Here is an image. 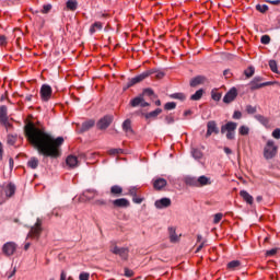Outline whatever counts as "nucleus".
Instances as JSON below:
<instances>
[{
  "mask_svg": "<svg viewBox=\"0 0 280 280\" xmlns=\"http://www.w3.org/2000/svg\"><path fill=\"white\" fill-rule=\"evenodd\" d=\"M25 135L33 147L37 149L39 154L44 156H50L51 159H58L60 156V145L65 143V138H54L51 135L44 131L34 124H27L25 126Z\"/></svg>",
  "mask_w": 280,
  "mask_h": 280,
  "instance_id": "obj_1",
  "label": "nucleus"
},
{
  "mask_svg": "<svg viewBox=\"0 0 280 280\" xmlns=\"http://www.w3.org/2000/svg\"><path fill=\"white\" fill-rule=\"evenodd\" d=\"M279 152V147L275 144L273 140H268L264 148V158L266 161L275 159Z\"/></svg>",
  "mask_w": 280,
  "mask_h": 280,
  "instance_id": "obj_2",
  "label": "nucleus"
},
{
  "mask_svg": "<svg viewBox=\"0 0 280 280\" xmlns=\"http://www.w3.org/2000/svg\"><path fill=\"white\" fill-rule=\"evenodd\" d=\"M235 130H237V122L229 121L221 126V135L226 133V139L233 141L235 139Z\"/></svg>",
  "mask_w": 280,
  "mask_h": 280,
  "instance_id": "obj_3",
  "label": "nucleus"
},
{
  "mask_svg": "<svg viewBox=\"0 0 280 280\" xmlns=\"http://www.w3.org/2000/svg\"><path fill=\"white\" fill-rule=\"evenodd\" d=\"M261 80H264L261 77H255L249 83L250 90L257 91L258 89H264V86H272V84H277L275 81H267L261 83Z\"/></svg>",
  "mask_w": 280,
  "mask_h": 280,
  "instance_id": "obj_4",
  "label": "nucleus"
},
{
  "mask_svg": "<svg viewBox=\"0 0 280 280\" xmlns=\"http://www.w3.org/2000/svg\"><path fill=\"white\" fill-rule=\"evenodd\" d=\"M150 72H142L131 79L128 80L126 86L124 88V91H128V89L135 86V84H139V82H143L148 78Z\"/></svg>",
  "mask_w": 280,
  "mask_h": 280,
  "instance_id": "obj_5",
  "label": "nucleus"
},
{
  "mask_svg": "<svg viewBox=\"0 0 280 280\" xmlns=\"http://www.w3.org/2000/svg\"><path fill=\"white\" fill-rule=\"evenodd\" d=\"M54 90L49 84H43L39 91V95L42 97V102H49L51 100V95Z\"/></svg>",
  "mask_w": 280,
  "mask_h": 280,
  "instance_id": "obj_6",
  "label": "nucleus"
},
{
  "mask_svg": "<svg viewBox=\"0 0 280 280\" xmlns=\"http://www.w3.org/2000/svg\"><path fill=\"white\" fill-rule=\"evenodd\" d=\"M40 233H43V221L40 219H37L35 225L31 228L28 237L38 240V237H40Z\"/></svg>",
  "mask_w": 280,
  "mask_h": 280,
  "instance_id": "obj_7",
  "label": "nucleus"
},
{
  "mask_svg": "<svg viewBox=\"0 0 280 280\" xmlns=\"http://www.w3.org/2000/svg\"><path fill=\"white\" fill-rule=\"evenodd\" d=\"M2 253H3V255H5V257H12V255H14V253H16V243L7 242L2 246Z\"/></svg>",
  "mask_w": 280,
  "mask_h": 280,
  "instance_id": "obj_8",
  "label": "nucleus"
},
{
  "mask_svg": "<svg viewBox=\"0 0 280 280\" xmlns=\"http://www.w3.org/2000/svg\"><path fill=\"white\" fill-rule=\"evenodd\" d=\"M130 106H132V108H137V106H141V108H145L150 106V103L145 102V100L143 98V94H141L130 101Z\"/></svg>",
  "mask_w": 280,
  "mask_h": 280,
  "instance_id": "obj_9",
  "label": "nucleus"
},
{
  "mask_svg": "<svg viewBox=\"0 0 280 280\" xmlns=\"http://www.w3.org/2000/svg\"><path fill=\"white\" fill-rule=\"evenodd\" d=\"M110 253L114 255H119L121 259H128V248L125 247H118L117 245H114L109 248Z\"/></svg>",
  "mask_w": 280,
  "mask_h": 280,
  "instance_id": "obj_10",
  "label": "nucleus"
},
{
  "mask_svg": "<svg viewBox=\"0 0 280 280\" xmlns=\"http://www.w3.org/2000/svg\"><path fill=\"white\" fill-rule=\"evenodd\" d=\"M155 209H167V207H172V199L164 197L155 200L154 202Z\"/></svg>",
  "mask_w": 280,
  "mask_h": 280,
  "instance_id": "obj_11",
  "label": "nucleus"
},
{
  "mask_svg": "<svg viewBox=\"0 0 280 280\" xmlns=\"http://www.w3.org/2000/svg\"><path fill=\"white\" fill-rule=\"evenodd\" d=\"M113 207L116 209H128L130 201L126 198H119L112 201Z\"/></svg>",
  "mask_w": 280,
  "mask_h": 280,
  "instance_id": "obj_12",
  "label": "nucleus"
},
{
  "mask_svg": "<svg viewBox=\"0 0 280 280\" xmlns=\"http://www.w3.org/2000/svg\"><path fill=\"white\" fill-rule=\"evenodd\" d=\"M113 124V116H104L97 122L98 130H106Z\"/></svg>",
  "mask_w": 280,
  "mask_h": 280,
  "instance_id": "obj_13",
  "label": "nucleus"
},
{
  "mask_svg": "<svg viewBox=\"0 0 280 280\" xmlns=\"http://www.w3.org/2000/svg\"><path fill=\"white\" fill-rule=\"evenodd\" d=\"M97 196V190H85L82 195H80L79 200L81 202H86L89 200H93Z\"/></svg>",
  "mask_w": 280,
  "mask_h": 280,
  "instance_id": "obj_14",
  "label": "nucleus"
},
{
  "mask_svg": "<svg viewBox=\"0 0 280 280\" xmlns=\"http://www.w3.org/2000/svg\"><path fill=\"white\" fill-rule=\"evenodd\" d=\"M237 97V89L232 88L230 91L224 95L223 102L224 104H231V102H235Z\"/></svg>",
  "mask_w": 280,
  "mask_h": 280,
  "instance_id": "obj_15",
  "label": "nucleus"
},
{
  "mask_svg": "<svg viewBox=\"0 0 280 280\" xmlns=\"http://www.w3.org/2000/svg\"><path fill=\"white\" fill-rule=\"evenodd\" d=\"M220 129H218V124H215L213 120L208 121L206 137H211L213 133L218 135Z\"/></svg>",
  "mask_w": 280,
  "mask_h": 280,
  "instance_id": "obj_16",
  "label": "nucleus"
},
{
  "mask_svg": "<svg viewBox=\"0 0 280 280\" xmlns=\"http://www.w3.org/2000/svg\"><path fill=\"white\" fill-rule=\"evenodd\" d=\"M144 73H149L148 78H150V75H154V78L156 80H163L165 78V72L163 70H160V69H156V68L147 70V71H144Z\"/></svg>",
  "mask_w": 280,
  "mask_h": 280,
  "instance_id": "obj_17",
  "label": "nucleus"
},
{
  "mask_svg": "<svg viewBox=\"0 0 280 280\" xmlns=\"http://www.w3.org/2000/svg\"><path fill=\"white\" fill-rule=\"evenodd\" d=\"M153 187L158 191H161V189H163V187H167V180L165 178H161V177L155 178L153 180Z\"/></svg>",
  "mask_w": 280,
  "mask_h": 280,
  "instance_id": "obj_18",
  "label": "nucleus"
},
{
  "mask_svg": "<svg viewBox=\"0 0 280 280\" xmlns=\"http://www.w3.org/2000/svg\"><path fill=\"white\" fill-rule=\"evenodd\" d=\"M66 165H68V167H78V165H80V161H78V156L75 155H68L66 159Z\"/></svg>",
  "mask_w": 280,
  "mask_h": 280,
  "instance_id": "obj_19",
  "label": "nucleus"
},
{
  "mask_svg": "<svg viewBox=\"0 0 280 280\" xmlns=\"http://www.w3.org/2000/svg\"><path fill=\"white\" fill-rule=\"evenodd\" d=\"M4 194L8 198H12V196H14V194H16V186L13 183H9L4 187Z\"/></svg>",
  "mask_w": 280,
  "mask_h": 280,
  "instance_id": "obj_20",
  "label": "nucleus"
},
{
  "mask_svg": "<svg viewBox=\"0 0 280 280\" xmlns=\"http://www.w3.org/2000/svg\"><path fill=\"white\" fill-rule=\"evenodd\" d=\"M207 185H211V178L205 175L197 177V187H207Z\"/></svg>",
  "mask_w": 280,
  "mask_h": 280,
  "instance_id": "obj_21",
  "label": "nucleus"
},
{
  "mask_svg": "<svg viewBox=\"0 0 280 280\" xmlns=\"http://www.w3.org/2000/svg\"><path fill=\"white\" fill-rule=\"evenodd\" d=\"M255 119H257L261 126H265V128H270V118L265 117L261 114H257L255 115Z\"/></svg>",
  "mask_w": 280,
  "mask_h": 280,
  "instance_id": "obj_22",
  "label": "nucleus"
},
{
  "mask_svg": "<svg viewBox=\"0 0 280 280\" xmlns=\"http://www.w3.org/2000/svg\"><path fill=\"white\" fill-rule=\"evenodd\" d=\"M197 244H199V245L196 249V253H200L202 250V248H205V246H207V240H203L202 235L198 234L197 235Z\"/></svg>",
  "mask_w": 280,
  "mask_h": 280,
  "instance_id": "obj_23",
  "label": "nucleus"
},
{
  "mask_svg": "<svg viewBox=\"0 0 280 280\" xmlns=\"http://www.w3.org/2000/svg\"><path fill=\"white\" fill-rule=\"evenodd\" d=\"M207 79L202 75L195 77L190 80V86H198L199 84H205Z\"/></svg>",
  "mask_w": 280,
  "mask_h": 280,
  "instance_id": "obj_24",
  "label": "nucleus"
},
{
  "mask_svg": "<svg viewBox=\"0 0 280 280\" xmlns=\"http://www.w3.org/2000/svg\"><path fill=\"white\" fill-rule=\"evenodd\" d=\"M93 126H95V120H86L82 124L80 132H86L88 130H91Z\"/></svg>",
  "mask_w": 280,
  "mask_h": 280,
  "instance_id": "obj_25",
  "label": "nucleus"
},
{
  "mask_svg": "<svg viewBox=\"0 0 280 280\" xmlns=\"http://www.w3.org/2000/svg\"><path fill=\"white\" fill-rule=\"evenodd\" d=\"M240 196L243 198V200H245V202H247V205H253L254 198L250 196V194H248V191L241 190Z\"/></svg>",
  "mask_w": 280,
  "mask_h": 280,
  "instance_id": "obj_26",
  "label": "nucleus"
},
{
  "mask_svg": "<svg viewBox=\"0 0 280 280\" xmlns=\"http://www.w3.org/2000/svg\"><path fill=\"white\" fill-rule=\"evenodd\" d=\"M66 8L67 10H71V12H75V10H78V0H68Z\"/></svg>",
  "mask_w": 280,
  "mask_h": 280,
  "instance_id": "obj_27",
  "label": "nucleus"
},
{
  "mask_svg": "<svg viewBox=\"0 0 280 280\" xmlns=\"http://www.w3.org/2000/svg\"><path fill=\"white\" fill-rule=\"evenodd\" d=\"M122 192H124V188H121V186L119 185H114L110 187L112 196H121Z\"/></svg>",
  "mask_w": 280,
  "mask_h": 280,
  "instance_id": "obj_28",
  "label": "nucleus"
},
{
  "mask_svg": "<svg viewBox=\"0 0 280 280\" xmlns=\"http://www.w3.org/2000/svg\"><path fill=\"white\" fill-rule=\"evenodd\" d=\"M104 27V24L102 22H95L90 27V34H95V32L102 31Z\"/></svg>",
  "mask_w": 280,
  "mask_h": 280,
  "instance_id": "obj_29",
  "label": "nucleus"
},
{
  "mask_svg": "<svg viewBox=\"0 0 280 280\" xmlns=\"http://www.w3.org/2000/svg\"><path fill=\"white\" fill-rule=\"evenodd\" d=\"M168 233H170V241L173 244H176L178 242V235H176V229L175 228H168Z\"/></svg>",
  "mask_w": 280,
  "mask_h": 280,
  "instance_id": "obj_30",
  "label": "nucleus"
},
{
  "mask_svg": "<svg viewBox=\"0 0 280 280\" xmlns=\"http://www.w3.org/2000/svg\"><path fill=\"white\" fill-rule=\"evenodd\" d=\"M185 183L189 187H198V177L188 176L185 178Z\"/></svg>",
  "mask_w": 280,
  "mask_h": 280,
  "instance_id": "obj_31",
  "label": "nucleus"
},
{
  "mask_svg": "<svg viewBox=\"0 0 280 280\" xmlns=\"http://www.w3.org/2000/svg\"><path fill=\"white\" fill-rule=\"evenodd\" d=\"M161 113H163V109L161 108H156L153 112L147 113L145 114V119H155V117H159V115H161Z\"/></svg>",
  "mask_w": 280,
  "mask_h": 280,
  "instance_id": "obj_32",
  "label": "nucleus"
},
{
  "mask_svg": "<svg viewBox=\"0 0 280 280\" xmlns=\"http://www.w3.org/2000/svg\"><path fill=\"white\" fill-rule=\"evenodd\" d=\"M8 119V106L1 105L0 106V122L5 121Z\"/></svg>",
  "mask_w": 280,
  "mask_h": 280,
  "instance_id": "obj_33",
  "label": "nucleus"
},
{
  "mask_svg": "<svg viewBox=\"0 0 280 280\" xmlns=\"http://www.w3.org/2000/svg\"><path fill=\"white\" fill-rule=\"evenodd\" d=\"M122 130L127 132V135L132 132V122L130 121V119H126L122 122Z\"/></svg>",
  "mask_w": 280,
  "mask_h": 280,
  "instance_id": "obj_34",
  "label": "nucleus"
},
{
  "mask_svg": "<svg viewBox=\"0 0 280 280\" xmlns=\"http://www.w3.org/2000/svg\"><path fill=\"white\" fill-rule=\"evenodd\" d=\"M203 93H205V91L202 89H200V90L196 91V93L190 96V100L192 102H198L199 100H202Z\"/></svg>",
  "mask_w": 280,
  "mask_h": 280,
  "instance_id": "obj_35",
  "label": "nucleus"
},
{
  "mask_svg": "<svg viewBox=\"0 0 280 280\" xmlns=\"http://www.w3.org/2000/svg\"><path fill=\"white\" fill-rule=\"evenodd\" d=\"M242 266V262L240 260H232L228 264V270H237Z\"/></svg>",
  "mask_w": 280,
  "mask_h": 280,
  "instance_id": "obj_36",
  "label": "nucleus"
},
{
  "mask_svg": "<svg viewBox=\"0 0 280 280\" xmlns=\"http://www.w3.org/2000/svg\"><path fill=\"white\" fill-rule=\"evenodd\" d=\"M38 158H31L27 162V166L31 167V170H36L38 167Z\"/></svg>",
  "mask_w": 280,
  "mask_h": 280,
  "instance_id": "obj_37",
  "label": "nucleus"
},
{
  "mask_svg": "<svg viewBox=\"0 0 280 280\" xmlns=\"http://www.w3.org/2000/svg\"><path fill=\"white\" fill-rule=\"evenodd\" d=\"M249 132H250V128H248V126L242 125V126L238 128V133H240L242 137H246L247 135H249Z\"/></svg>",
  "mask_w": 280,
  "mask_h": 280,
  "instance_id": "obj_38",
  "label": "nucleus"
},
{
  "mask_svg": "<svg viewBox=\"0 0 280 280\" xmlns=\"http://www.w3.org/2000/svg\"><path fill=\"white\" fill-rule=\"evenodd\" d=\"M191 155L192 159H196V161H200V159H202V151H200L199 149H192Z\"/></svg>",
  "mask_w": 280,
  "mask_h": 280,
  "instance_id": "obj_39",
  "label": "nucleus"
},
{
  "mask_svg": "<svg viewBox=\"0 0 280 280\" xmlns=\"http://www.w3.org/2000/svg\"><path fill=\"white\" fill-rule=\"evenodd\" d=\"M171 98L179 100L180 102H185V100H187V96H185V94H183V93H174V94H171Z\"/></svg>",
  "mask_w": 280,
  "mask_h": 280,
  "instance_id": "obj_40",
  "label": "nucleus"
},
{
  "mask_svg": "<svg viewBox=\"0 0 280 280\" xmlns=\"http://www.w3.org/2000/svg\"><path fill=\"white\" fill-rule=\"evenodd\" d=\"M256 10L258 12H261V14L268 12V5L267 4H257Z\"/></svg>",
  "mask_w": 280,
  "mask_h": 280,
  "instance_id": "obj_41",
  "label": "nucleus"
},
{
  "mask_svg": "<svg viewBox=\"0 0 280 280\" xmlns=\"http://www.w3.org/2000/svg\"><path fill=\"white\" fill-rule=\"evenodd\" d=\"M211 97L214 102H220V100H222V94L219 92L212 91Z\"/></svg>",
  "mask_w": 280,
  "mask_h": 280,
  "instance_id": "obj_42",
  "label": "nucleus"
},
{
  "mask_svg": "<svg viewBox=\"0 0 280 280\" xmlns=\"http://www.w3.org/2000/svg\"><path fill=\"white\" fill-rule=\"evenodd\" d=\"M246 78H253V75H255V68L254 67H249L248 69H246L244 71Z\"/></svg>",
  "mask_w": 280,
  "mask_h": 280,
  "instance_id": "obj_43",
  "label": "nucleus"
},
{
  "mask_svg": "<svg viewBox=\"0 0 280 280\" xmlns=\"http://www.w3.org/2000/svg\"><path fill=\"white\" fill-rule=\"evenodd\" d=\"M269 67L271 69V71L273 73H277L279 71L278 67H277V61L276 60H270L269 61Z\"/></svg>",
  "mask_w": 280,
  "mask_h": 280,
  "instance_id": "obj_44",
  "label": "nucleus"
},
{
  "mask_svg": "<svg viewBox=\"0 0 280 280\" xmlns=\"http://www.w3.org/2000/svg\"><path fill=\"white\" fill-rule=\"evenodd\" d=\"M91 279V273L86 272V271H82L79 275V280H90Z\"/></svg>",
  "mask_w": 280,
  "mask_h": 280,
  "instance_id": "obj_45",
  "label": "nucleus"
},
{
  "mask_svg": "<svg viewBox=\"0 0 280 280\" xmlns=\"http://www.w3.org/2000/svg\"><path fill=\"white\" fill-rule=\"evenodd\" d=\"M174 108H176V103L174 102H168L164 105L165 110H174Z\"/></svg>",
  "mask_w": 280,
  "mask_h": 280,
  "instance_id": "obj_46",
  "label": "nucleus"
},
{
  "mask_svg": "<svg viewBox=\"0 0 280 280\" xmlns=\"http://www.w3.org/2000/svg\"><path fill=\"white\" fill-rule=\"evenodd\" d=\"M246 112L248 113V115H255L257 113V107H254L253 105H247Z\"/></svg>",
  "mask_w": 280,
  "mask_h": 280,
  "instance_id": "obj_47",
  "label": "nucleus"
},
{
  "mask_svg": "<svg viewBox=\"0 0 280 280\" xmlns=\"http://www.w3.org/2000/svg\"><path fill=\"white\" fill-rule=\"evenodd\" d=\"M51 12V4H44L42 9V14H49Z\"/></svg>",
  "mask_w": 280,
  "mask_h": 280,
  "instance_id": "obj_48",
  "label": "nucleus"
},
{
  "mask_svg": "<svg viewBox=\"0 0 280 280\" xmlns=\"http://www.w3.org/2000/svg\"><path fill=\"white\" fill-rule=\"evenodd\" d=\"M137 191H139V189L137 187H130L129 191H128V196H131V198H135V196H137Z\"/></svg>",
  "mask_w": 280,
  "mask_h": 280,
  "instance_id": "obj_49",
  "label": "nucleus"
},
{
  "mask_svg": "<svg viewBox=\"0 0 280 280\" xmlns=\"http://www.w3.org/2000/svg\"><path fill=\"white\" fill-rule=\"evenodd\" d=\"M7 141L9 145H14L16 143V136L9 135Z\"/></svg>",
  "mask_w": 280,
  "mask_h": 280,
  "instance_id": "obj_50",
  "label": "nucleus"
},
{
  "mask_svg": "<svg viewBox=\"0 0 280 280\" xmlns=\"http://www.w3.org/2000/svg\"><path fill=\"white\" fill-rule=\"evenodd\" d=\"M0 124H2V126H4L7 130H12V124H10V120H8V118L5 120L0 121Z\"/></svg>",
  "mask_w": 280,
  "mask_h": 280,
  "instance_id": "obj_51",
  "label": "nucleus"
},
{
  "mask_svg": "<svg viewBox=\"0 0 280 280\" xmlns=\"http://www.w3.org/2000/svg\"><path fill=\"white\" fill-rule=\"evenodd\" d=\"M260 43H261L262 45H268V44H270V36H268V35H262L261 38H260Z\"/></svg>",
  "mask_w": 280,
  "mask_h": 280,
  "instance_id": "obj_52",
  "label": "nucleus"
},
{
  "mask_svg": "<svg viewBox=\"0 0 280 280\" xmlns=\"http://www.w3.org/2000/svg\"><path fill=\"white\" fill-rule=\"evenodd\" d=\"M222 218H223L222 213L214 214V218H213L214 224H220V221L222 220Z\"/></svg>",
  "mask_w": 280,
  "mask_h": 280,
  "instance_id": "obj_53",
  "label": "nucleus"
},
{
  "mask_svg": "<svg viewBox=\"0 0 280 280\" xmlns=\"http://www.w3.org/2000/svg\"><path fill=\"white\" fill-rule=\"evenodd\" d=\"M94 203L97 205V207H106L107 205L105 199H97Z\"/></svg>",
  "mask_w": 280,
  "mask_h": 280,
  "instance_id": "obj_54",
  "label": "nucleus"
},
{
  "mask_svg": "<svg viewBox=\"0 0 280 280\" xmlns=\"http://www.w3.org/2000/svg\"><path fill=\"white\" fill-rule=\"evenodd\" d=\"M132 202H135V205H141V202H143V198L137 197L136 195L135 197H132Z\"/></svg>",
  "mask_w": 280,
  "mask_h": 280,
  "instance_id": "obj_55",
  "label": "nucleus"
},
{
  "mask_svg": "<svg viewBox=\"0 0 280 280\" xmlns=\"http://www.w3.org/2000/svg\"><path fill=\"white\" fill-rule=\"evenodd\" d=\"M267 257H273V255H277V248H272L266 252Z\"/></svg>",
  "mask_w": 280,
  "mask_h": 280,
  "instance_id": "obj_56",
  "label": "nucleus"
},
{
  "mask_svg": "<svg viewBox=\"0 0 280 280\" xmlns=\"http://www.w3.org/2000/svg\"><path fill=\"white\" fill-rule=\"evenodd\" d=\"M143 93H144V95H149V97H150V96L154 95V90L148 88V89L143 90Z\"/></svg>",
  "mask_w": 280,
  "mask_h": 280,
  "instance_id": "obj_57",
  "label": "nucleus"
},
{
  "mask_svg": "<svg viewBox=\"0 0 280 280\" xmlns=\"http://www.w3.org/2000/svg\"><path fill=\"white\" fill-rule=\"evenodd\" d=\"M273 139H280V129L277 128L272 131Z\"/></svg>",
  "mask_w": 280,
  "mask_h": 280,
  "instance_id": "obj_58",
  "label": "nucleus"
},
{
  "mask_svg": "<svg viewBox=\"0 0 280 280\" xmlns=\"http://www.w3.org/2000/svg\"><path fill=\"white\" fill-rule=\"evenodd\" d=\"M232 117L233 119H242V112L235 110Z\"/></svg>",
  "mask_w": 280,
  "mask_h": 280,
  "instance_id": "obj_59",
  "label": "nucleus"
},
{
  "mask_svg": "<svg viewBox=\"0 0 280 280\" xmlns=\"http://www.w3.org/2000/svg\"><path fill=\"white\" fill-rule=\"evenodd\" d=\"M109 154L115 156V154H121V149H112L109 150Z\"/></svg>",
  "mask_w": 280,
  "mask_h": 280,
  "instance_id": "obj_60",
  "label": "nucleus"
},
{
  "mask_svg": "<svg viewBox=\"0 0 280 280\" xmlns=\"http://www.w3.org/2000/svg\"><path fill=\"white\" fill-rule=\"evenodd\" d=\"M266 3L270 5H280V0H266Z\"/></svg>",
  "mask_w": 280,
  "mask_h": 280,
  "instance_id": "obj_61",
  "label": "nucleus"
},
{
  "mask_svg": "<svg viewBox=\"0 0 280 280\" xmlns=\"http://www.w3.org/2000/svg\"><path fill=\"white\" fill-rule=\"evenodd\" d=\"M7 40L5 35H0V45H5L8 43Z\"/></svg>",
  "mask_w": 280,
  "mask_h": 280,
  "instance_id": "obj_62",
  "label": "nucleus"
},
{
  "mask_svg": "<svg viewBox=\"0 0 280 280\" xmlns=\"http://www.w3.org/2000/svg\"><path fill=\"white\" fill-rule=\"evenodd\" d=\"M223 75L224 78H231V70H224Z\"/></svg>",
  "mask_w": 280,
  "mask_h": 280,
  "instance_id": "obj_63",
  "label": "nucleus"
},
{
  "mask_svg": "<svg viewBox=\"0 0 280 280\" xmlns=\"http://www.w3.org/2000/svg\"><path fill=\"white\" fill-rule=\"evenodd\" d=\"M60 280H67V272L61 271V273H60Z\"/></svg>",
  "mask_w": 280,
  "mask_h": 280,
  "instance_id": "obj_64",
  "label": "nucleus"
}]
</instances>
